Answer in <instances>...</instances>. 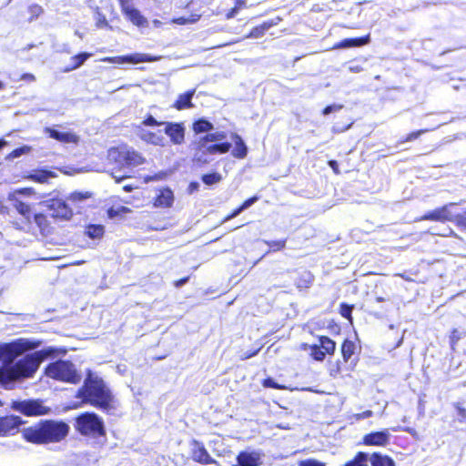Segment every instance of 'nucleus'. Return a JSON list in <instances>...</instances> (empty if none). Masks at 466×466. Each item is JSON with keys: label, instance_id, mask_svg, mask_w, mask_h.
I'll use <instances>...</instances> for the list:
<instances>
[{"label": "nucleus", "instance_id": "f257e3e1", "mask_svg": "<svg viewBox=\"0 0 466 466\" xmlns=\"http://www.w3.org/2000/svg\"><path fill=\"white\" fill-rule=\"evenodd\" d=\"M39 346L40 341L24 338L0 344V385L2 387L12 390L16 382L33 378L45 360L56 355L57 350L55 348L47 347L18 359Z\"/></svg>", "mask_w": 466, "mask_h": 466}, {"label": "nucleus", "instance_id": "f03ea898", "mask_svg": "<svg viewBox=\"0 0 466 466\" xmlns=\"http://www.w3.org/2000/svg\"><path fill=\"white\" fill-rule=\"evenodd\" d=\"M70 427L64 420H41L37 423L21 430L23 439L30 443L47 445L64 441Z\"/></svg>", "mask_w": 466, "mask_h": 466}, {"label": "nucleus", "instance_id": "7ed1b4c3", "mask_svg": "<svg viewBox=\"0 0 466 466\" xmlns=\"http://www.w3.org/2000/svg\"><path fill=\"white\" fill-rule=\"evenodd\" d=\"M76 397L84 402L103 410L111 408L113 395L104 380L88 370L81 388L78 389Z\"/></svg>", "mask_w": 466, "mask_h": 466}, {"label": "nucleus", "instance_id": "20e7f679", "mask_svg": "<svg viewBox=\"0 0 466 466\" xmlns=\"http://www.w3.org/2000/svg\"><path fill=\"white\" fill-rule=\"evenodd\" d=\"M109 157L121 167L120 170L112 172V177L117 183L129 177L126 168L137 167L144 162L143 157L138 152L127 147L111 148Z\"/></svg>", "mask_w": 466, "mask_h": 466}, {"label": "nucleus", "instance_id": "39448f33", "mask_svg": "<svg viewBox=\"0 0 466 466\" xmlns=\"http://www.w3.org/2000/svg\"><path fill=\"white\" fill-rule=\"evenodd\" d=\"M45 374L53 380L77 384L82 380V374L70 360H57L46 365Z\"/></svg>", "mask_w": 466, "mask_h": 466}, {"label": "nucleus", "instance_id": "423d86ee", "mask_svg": "<svg viewBox=\"0 0 466 466\" xmlns=\"http://www.w3.org/2000/svg\"><path fill=\"white\" fill-rule=\"evenodd\" d=\"M75 427L81 435L94 439L106 435L104 420L94 412H84L78 415Z\"/></svg>", "mask_w": 466, "mask_h": 466}, {"label": "nucleus", "instance_id": "0eeeda50", "mask_svg": "<svg viewBox=\"0 0 466 466\" xmlns=\"http://www.w3.org/2000/svg\"><path fill=\"white\" fill-rule=\"evenodd\" d=\"M14 410L25 416H42L50 412L51 409L45 406L41 400H14L11 404Z\"/></svg>", "mask_w": 466, "mask_h": 466}, {"label": "nucleus", "instance_id": "6e6552de", "mask_svg": "<svg viewBox=\"0 0 466 466\" xmlns=\"http://www.w3.org/2000/svg\"><path fill=\"white\" fill-rule=\"evenodd\" d=\"M160 59V56H154L149 54L143 53H134L126 56H107L101 59L103 62L107 63H116V64H139V63H147V62H156Z\"/></svg>", "mask_w": 466, "mask_h": 466}, {"label": "nucleus", "instance_id": "1a4fd4ad", "mask_svg": "<svg viewBox=\"0 0 466 466\" xmlns=\"http://www.w3.org/2000/svg\"><path fill=\"white\" fill-rule=\"evenodd\" d=\"M46 216L54 218L69 219L73 211L68 205L61 199H52L46 203Z\"/></svg>", "mask_w": 466, "mask_h": 466}, {"label": "nucleus", "instance_id": "9d476101", "mask_svg": "<svg viewBox=\"0 0 466 466\" xmlns=\"http://www.w3.org/2000/svg\"><path fill=\"white\" fill-rule=\"evenodd\" d=\"M164 132L169 137L174 145H181L185 140V127L183 123L163 122Z\"/></svg>", "mask_w": 466, "mask_h": 466}, {"label": "nucleus", "instance_id": "9b49d317", "mask_svg": "<svg viewBox=\"0 0 466 466\" xmlns=\"http://www.w3.org/2000/svg\"><path fill=\"white\" fill-rule=\"evenodd\" d=\"M455 205V203H449L441 208L429 211L422 217V219L441 222L453 221V213L451 212V208Z\"/></svg>", "mask_w": 466, "mask_h": 466}, {"label": "nucleus", "instance_id": "f8f14e48", "mask_svg": "<svg viewBox=\"0 0 466 466\" xmlns=\"http://www.w3.org/2000/svg\"><path fill=\"white\" fill-rule=\"evenodd\" d=\"M233 466H259L262 464V454L258 451H242L236 458Z\"/></svg>", "mask_w": 466, "mask_h": 466}, {"label": "nucleus", "instance_id": "ddd939ff", "mask_svg": "<svg viewBox=\"0 0 466 466\" xmlns=\"http://www.w3.org/2000/svg\"><path fill=\"white\" fill-rule=\"evenodd\" d=\"M191 450L192 458L195 461L205 465L216 463V461L209 455L202 442L193 440Z\"/></svg>", "mask_w": 466, "mask_h": 466}, {"label": "nucleus", "instance_id": "4468645a", "mask_svg": "<svg viewBox=\"0 0 466 466\" xmlns=\"http://www.w3.org/2000/svg\"><path fill=\"white\" fill-rule=\"evenodd\" d=\"M390 433L385 429L364 435L363 443L368 446H386L390 442Z\"/></svg>", "mask_w": 466, "mask_h": 466}, {"label": "nucleus", "instance_id": "2eb2a0df", "mask_svg": "<svg viewBox=\"0 0 466 466\" xmlns=\"http://www.w3.org/2000/svg\"><path fill=\"white\" fill-rule=\"evenodd\" d=\"M24 421L19 416H5L0 418V436L9 435L15 432Z\"/></svg>", "mask_w": 466, "mask_h": 466}, {"label": "nucleus", "instance_id": "dca6fc26", "mask_svg": "<svg viewBox=\"0 0 466 466\" xmlns=\"http://www.w3.org/2000/svg\"><path fill=\"white\" fill-rule=\"evenodd\" d=\"M46 135L62 143H77L78 137L72 132H62L54 127H46L44 129Z\"/></svg>", "mask_w": 466, "mask_h": 466}, {"label": "nucleus", "instance_id": "f3484780", "mask_svg": "<svg viewBox=\"0 0 466 466\" xmlns=\"http://www.w3.org/2000/svg\"><path fill=\"white\" fill-rule=\"evenodd\" d=\"M174 202V194L168 187L163 188L157 196L154 205L157 208H169Z\"/></svg>", "mask_w": 466, "mask_h": 466}, {"label": "nucleus", "instance_id": "a211bd4d", "mask_svg": "<svg viewBox=\"0 0 466 466\" xmlns=\"http://www.w3.org/2000/svg\"><path fill=\"white\" fill-rule=\"evenodd\" d=\"M123 13L137 26L142 27L147 25V20L141 15L139 10L132 5L123 10Z\"/></svg>", "mask_w": 466, "mask_h": 466}, {"label": "nucleus", "instance_id": "6ab92c4d", "mask_svg": "<svg viewBox=\"0 0 466 466\" xmlns=\"http://www.w3.org/2000/svg\"><path fill=\"white\" fill-rule=\"evenodd\" d=\"M232 140L235 143V147L232 150V155L236 158L242 159L246 157L248 154V147L245 144L244 140L241 138V137L236 133L232 134L231 136Z\"/></svg>", "mask_w": 466, "mask_h": 466}, {"label": "nucleus", "instance_id": "aec40b11", "mask_svg": "<svg viewBox=\"0 0 466 466\" xmlns=\"http://www.w3.org/2000/svg\"><path fill=\"white\" fill-rule=\"evenodd\" d=\"M195 94V90H188L178 96L177 99L174 103L173 106L177 110H183L193 106L192 98Z\"/></svg>", "mask_w": 466, "mask_h": 466}, {"label": "nucleus", "instance_id": "412c9836", "mask_svg": "<svg viewBox=\"0 0 466 466\" xmlns=\"http://www.w3.org/2000/svg\"><path fill=\"white\" fill-rule=\"evenodd\" d=\"M139 137L144 141L153 144L155 146H164L166 141V138L164 137L163 135L160 134V132L154 133L141 129Z\"/></svg>", "mask_w": 466, "mask_h": 466}, {"label": "nucleus", "instance_id": "4be33fe9", "mask_svg": "<svg viewBox=\"0 0 466 466\" xmlns=\"http://www.w3.org/2000/svg\"><path fill=\"white\" fill-rule=\"evenodd\" d=\"M370 42V35L356 38H346L335 45V48H350L354 46H361Z\"/></svg>", "mask_w": 466, "mask_h": 466}, {"label": "nucleus", "instance_id": "5701e85b", "mask_svg": "<svg viewBox=\"0 0 466 466\" xmlns=\"http://www.w3.org/2000/svg\"><path fill=\"white\" fill-rule=\"evenodd\" d=\"M370 462L371 466H396L394 460L380 452H373L370 455Z\"/></svg>", "mask_w": 466, "mask_h": 466}, {"label": "nucleus", "instance_id": "b1692460", "mask_svg": "<svg viewBox=\"0 0 466 466\" xmlns=\"http://www.w3.org/2000/svg\"><path fill=\"white\" fill-rule=\"evenodd\" d=\"M91 56L92 54L87 52H81L72 56L70 58L71 64L64 69V72H70L79 68Z\"/></svg>", "mask_w": 466, "mask_h": 466}, {"label": "nucleus", "instance_id": "393cba45", "mask_svg": "<svg viewBox=\"0 0 466 466\" xmlns=\"http://www.w3.org/2000/svg\"><path fill=\"white\" fill-rule=\"evenodd\" d=\"M55 174L52 171L45 170V169H39V170H34L29 176L28 178L38 182V183H45L49 178L54 177Z\"/></svg>", "mask_w": 466, "mask_h": 466}, {"label": "nucleus", "instance_id": "a878e982", "mask_svg": "<svg viewBox=\"0 0 466 466\" xmlns=\"http://www.w3.org/2000/svg\"><path fill=\"white\" fill-rule=\"evenodd\" d=\"M370 454L363 451H359L355 457L345 463L344 466H370Z\"/></svg>", "mask_w": 466, "mask_h": 466}, {"label": "nucleus", "instance_id": "bb28decb", "mask_svg": "<svg viewBox=\"0 0 466 466\" xmlns=\"http://www.w3.org/2000/svg\"><path fill=\"white\" fill-rule=\"evenodd\" d=\"M213 129V124L206 118H199L193 123V130L196 134L209 133Z\"/></svg>", "mask_w": 466, "mask_h": 466}, {"label": "nucleus", "instance_id": "cd10ccee", "mask_svg": "<svg viewBox=\"0 0 466 466\" xmlns=\"http://www.w3.org/2000/svg\"><path fill=\"white\" fill-rule=\"evenodd\" d=\"M193 161L198 164H207L211 161L204 149L199 147V141L196 143L194 147Z\"/></svg>", "mask_w": 466, "mask_h": 466}, {"label": "nucleus", "instance_id": "c85d7f7f", "mask_svg": "<svg viewBox=\"0 0 466 466\" xmlns=\"http://www.w3.org/2000/svg\"><path fill=\"white\" fill-rule=\"evenodd\" d=\"M319 346L322 349L326 354H333L336 350V343L334 340L327 336L319 337Z\"/></svg>", "mask_w": 466, "mask_h": 466}, {"label": "nucleus", "instance_id": "c756f323", "mask_svg": "<svg viewBox=\"0 0 466 466\" xmlns=\"http://www.w3.org/2000/svg\"><path fill=\"white\" fill-rule=\"evenodd\" d=\"M356 345L353 341L345 339L341 346V353L345 361H348L355 353Z\"/></svg>", "mask_w": 466, "mask_h": 466}, {"label": "nucleus", "instance_id": "7c9ffc66", "mask_svg": "<svg viewBox=\"0 0 466 466\" xmlns=\"http://www.w3.org/2000/svg\"><path fill=\"white\" fill-rule=\"evenodd\" d=\"M303 348L307 350L308 348L310 350V356L318 361H322L325 359L326 352L322 350V349L319 346V344L308 345L303 344Z\"/></svg>", "mask_w": 466, "mask_h": 466}, {"label": "nucleus", "instance_id": "2f4dec72", "mask_svg": "<svg viewBox=\"0 0 466 466\" xmlns=\"http://www.w3.org/2000/svg\"><path fill=\"white\" fill-rule=\"evenodd\" d=\"M32 151V147L25 145L20 147H17L14 149L11 153H9L5 159L8 161L14 160L15 158H18L24 155L29 154Z\"/></svg>", "mask_w": 466, "mask_h": 466}, {"label": "nucleus", "instance_id": "473e14b6", "mask_svg": "<svg viewBox=\"0 0 466 466\" xmlns=\"http://www.w3.org/2000/svg\"><path fill=\"white\" fill-rule=\"evenodd\" d=\"M104 227L102 225H89L86 229V234L92 239L100 238L104 235Z\"/></svg>", "mask_w": 466, "mask_h": 466}, {"label": "nucleus", "instance_id": "72a5a7b5", "mask_svg": "<svg viewBox=\"0 0 466 466\" xmlns=\"http://www.w3.org/2000/svg\"><path fill=\"white\" fill-rule=\"evenodd\" d=\"M14 207L17 210L19 214H21L25 219L29 220L31 217V209L29 205L20 201L15 200L14 203Z\"/></svg>", "mask_w": 466, "mask_h": 466}, {"label": "nucleus", "instance_id": "f704fd0d", "mask_svg": "<svg viewBox=\"0 0 466 466\" xmlns=\"http://www.w3.org/2000/svg\"><path fill=\"white\" fill-rule=\"evenodd\" d=\"M453 407L456 410L455 420L466 424V409L460 402L453 403Z\"/></svg>", "mask_w": 466, "mask_h": 466}, {"label": "nucleus", "instance_id": "c9c22d12", "mask_svg": "<svg viewBox=\"0 0 466 466\" xmlns=\"http://www.w3.org/2000/svg\"><path fill=\"white\" fill-rule=\"evenodd\" d=\"M221 178H222V177L219 173L213 172V173H208V174L203 175L201 179L204 184H206L208 186H211V185L218 183L221 180Z\"/></svg>", "mask_w": 466, "mask_h": 466}, {"label": "nucleus", "instance_id": "e433bc0d", "mask_svg": "<svg viewBox=\"0 0 466 466\" xmlns=\"http://www.w3.org/2000/svg\"><path fill=\"white\" fill-rule=\"evenodd\" d=\"M226 137H227L226 132L217 131L214 133H208L202 138H204L206 141H208V142H218V141L224 140Z\"/></svg>", "mask_w": 466, "mask_h": 466}, {"label": "nucleus", "instance_id": "4c0bfd02", "mask_svg": "<svg viewBox=\"0 0 466 466\" xmlns=\"http://www.w3.org/2000/svg\"><path fill=\"white\" fill-rule=\"evenodd\" d=\"M271 25H268L267 23H265L263 25H260V26H256L254 27L249 35H248V37H251V38H258V37H260L264 35L265 31L267 29H268L270 27Z\"/></svg>", "mask_w": 466, "mask_h": 466}, {"label": "nucleus", "instance_id": "58836bf2", "mask_svg": "<svg viewBox=\"0 0 466 466\" xmlns=\"http://www.w3.org/2000/svg\"><path fill=\"white\" fill-rule=\"evenodd\" d=\"M199 147L204 149V151L208 154V156L216 155V146L215 144L208 145V141H206L204 138H200L199 140Z\"/></svg>", "mask_w": 466, "mask_h": 466}, {"label": "nucleus", "instance_id": "ea45409f", "mask_svg": "<svg viewBox=\"0 0 466 466\" xmlns=\"http://www.w3.org/2000/svg\"><path fill=\"white\" fill-rule=\"evenodd\" d=\"M313 281V277L312 275L309 273V272H304L302 275H301V278L299 279V280L298 281V287L299 288H302V287H309Z\"/></svg>", "mask_w": 466, "mask_h": 466}, {"label": "nucleus", "instance_id": "a19ab883", "mask_svg": "<svg viewBox=\"0 0 466 466\" xmlns=\"http://www.w3.org/2000/svg\"><path fill=\"white\" fill-rule=\"evenodd\" d=\"M353 306L349 305L347 303H341L339 306V313L342 317H344L347 319H351V313H352Z\"/></svg>", "mask_w": 466, "mask_h": 466}, {"label": "nucleus", "instance_id": "79ce46f5", "mask_svg": "<svg viewBox=\"0 0 466 466\" xmlns=\"http://www.w3.org/2000/svg\"><path fill=\"white\" fill-rule=\"evenodd\" d=\"M453 221L458 227L466 229V211L461 214H453Z\"/></svg>", "mask_w": 466, "mask_h": 466}, {"label": "nucleus", "instance_id": "37998d69", "mask_svg": "<svg viewBox=\"0 0 466 466\" xmlns=\"http://www.w3.org/2000/svg\"><path fill=\"white\" fill-rule=\"evenodd\" d=\"M90 196L91 195L88 192H74L70 195L69 200H71L72 202H80L84 199L90 198Z\"/></svg>", "mask_w": 466, "mask_h": 466}, {"label": "nucleus", "instance_id": "c03bdc74", "mask_svg": "<svg viewBox=\"0 0 466 466\" xmlns=\"http://www.w3.org/2000/svg\"><path fill=\"white\" fill-rule=\"evenodd\" d=\"M215 146L217 154H225L228 152L232 147L229 142L216 143Z\"/></svg>", "mask_w": 466, "mask_h": 466}, {"label": "nucleus", "instance_id": "a18cd8bd", "mask_svg": "<svg viewBox=\"0 0 466 466\" xmlns=\"http://www.w3.org/2000/svg\"><path fill=\"white\" fill-rule=\"evenodd\" d=\"M268 246L274 251L281 250L286 246V240H274V241H266Z\"/></svg>", "mask_w": 466, "mask_h": 466}, {"label": "nucleus", "instance_id": "49530a36", "mask_svg": "<svg viewBox=\"0 0 466 466\" xmlns=\"http://www.w3.org/2000/svg\"><path fill=\"white\" fill-rule=\"evenodd\" d=\"M343 108V105L341 104H332V105H329V106H327L323 110H322V114L324 116H328L331 113H334V112H339V110H341Z\"/></svg>", "mask_w": 466, "mask_h": 466}, {"label": "nucleus", "instance_id": "de8ad7c7", "mask_svg": "<svg viewBox=\"0 0 466 466\" xmlns=\"http://www.w3.org/2000/svg\"><path fill=\"white\" fill-rule=\"evenodd\" d=\"M142 124L147 127L163 126V122L157 121L152 115H147Z\"/></svg>", "mask_w": 466, "mask_h": 466}, {"label": "nucleus", "instance_id": "09e8293b", "mask_svg": "<svg viewBox=\"0 0 466 466\" xmlns=\"http://www.w3.org/2000/svg\"><path fill=\"white\" fill-rule=\"evenodd\" d=\"M262 384L265 388L282 389V387L272 378L265 379Z\"/></svg>", "mask_w": 466, "mask_h": 466}, {"label": "nucleus", "instance_id": "8fccbe9b", "mask_svg": "<svg viewBox=\"0 0 466 466\" xmlns=\"http://www.w3.org/2000/svg\"><path fill=\"white\" fill-rule=\"evenodd\" d=\"M258 200V198L257 196L251 197L248 199H246L241 205L240 209L246 210L248 208H250L252 205H254Z\"/></svg>", "mask_w": 466, "mask_h": 466}, {"label": "nucleus", "instance_id": "3c124183", "mask_svg": "<svg viewBox=\"0 0 466 466\" xmlns=\"http://www.w3.org/2000/svg\"><path fill=\"white\" fill-rule=\"evenodd\" d=\"M43 12V9L38 5H32L29 6V13L32 18L39 16V15Z\"/></svg>", "mask_w": 466, "mask_h": 466}, {"label": "nucleus", "instance_id": "603ef678", "mask_svg": "<svg viewBox=\"0 0 466 466\" xmlns=\"http://www.w3.org/2000/svg\"><path fill=\"white\" fill-rule=\"evenodd\" d=\"M460 339H461V333L458 329H454L451 331V334L450 337L451 346H453L455 343H457Z\"/></svg>", "mask_w": 466, "mask_h": 466}, {"label": "nucleus", "instance_id": "864d4df0", "mask_svg": "<svg viewBox=\"0 0 466 466\" xmlns=\"http://www.w3.org/2000/svg\"><path fill=\"white\" fill-rule=\"evenodd\" d=\"M300 466H325V464L315 460H307L301 461Z\"/></svg>", "mask_w": 466, "mask_h": 466}, {"label": "nucleus", "instance_id": "5fc2aeb1", "mask_svg": "<svg viewBox=\"0 0 466 466\" xmlns=\"http://www.w3.org/2000/svg\"><path fill=\"white\" fill-rule=\"evenodd\" d=\"M97 20H96V26L101 28V27H104V26H107L108 24H107V21L105 17V15H102L100 13H97Z\"/></svg>", "mask_w": 466, "mask_h": 466}, {"label": "nucleus", "instance_id": "6e6d98bb", "mask_svg": "<svg viewBox=\"0 0 466 466\" xmlns=\"http://www.w3.org/2000/svg\"><path fill=\"white\" fill-rule=\"evenodd\" d=\"M427 130H418V131L411 132L410 135H408L405 141H412L414 139H417L421 134H423Z\"/></svg>", "mask_w": 466, "mask_h": 466}, {"label": "nucleus", "instance_id": "4d7b16f0", "mask_svg": "<svg viewBox=\"0 0 466 466\" xmlns=\"http://www.w3.org/2000/svg\"><path fill=\"white\" fill-rule=\"evenodd\" d=\"M46 217H47L46 214V215H44V214H35L34 215L35 221V223L38 226L42 225V223L45 220Z\"/></svg>", "mask_w": 466, "mask_h": 466}, {"label": "nucleus", "instance_id": "13d9d810", "mask_svg": "<svg viewBox=\"0 0 466 466\" xmlns=\"http://www.w3.org/2000/svg\"><path fill=\"white\" fill-rule=\"evenodd\" d=\"M244 210L243 209H240V206L238 208H237L230 215H228L227 218H226V220H229L231 218H234L236 217H238L241 212H243Z\"/></svg>", "mask_w": 466, "mask_h": 466}, {"label": "nucleus", "instance_id": "bf43d9fd", "mask_svg": "<svg viewBox=\"0 0 466 466\" xmlns=\"http://www.w3.org/2000/svg\"><path fill=\"white\" fill-rule=\"evenodd\" d=\"M371 416H372V411L371 410H365L362 413L357 414V419L358 420H362V419L370 418Z\"/></svg>", "mask_w": 466, "mask_h": 466}, {"label": "nucleus", "instance_id": "052dcab7", "mask_svg": "<svg viewBox=\"0 0 466 466\" xmlns=\"http://www.w3.org/2000/svg\"><path fill=\"white\" fill-rule=\"evenodd\" d=\"M329 166L332 168L334 173L339 174V164H338V162L336 160H329Z\"/></svg>", "mask_w": 466, "mask_h": 466}, {"label": "nucleus", "instance_id": "680f3d73", "mask_svg": "<svg viewBox=\"0 0 466 466\" xmlns=\"http://www.w3.org/2000/svg\"><path fill=\"white\" fill-rule=\"evenodd\" d=\"M351 127V124L348 125L345 127H339L338 125L333 126L332 130L334 133H341Z\"/></svg>", "mask_w": 466, "mask_h": 466}, {"label": "nucleus", "instance_id": "e2e57ef3", "mask_svg": "<svg viewBox=\"0 0 466 466\" xmlns=\"http://www.w3.org/2000/svg\"><path fill=\"white\" fill-rule=\"evenodd\" d=\"M57 51L64 52V53H66V54H70L71 53L70 47H69L68 44H63L61 46V47Z\"/></svg>", "mask_w": 466, "mask_h": 466}, {"label": "nucleus", "instance_id": "0e129e2a", "mask_svg": "<svg viewBox=\"0 0 466 466\" xmlns=\"http://www.w3.org/2000/svg\"><path fill=\"white\" fill-rule=\"evenodd\" d=\"M22 79L25 81H35V77L32 74L25 73L22 76Z\"/></svg>", "mask_w": 466, "mask_h": 466}, {"label": "nucleus", "instance_id": "69168bd1", "mask_svg": "<svg viewBox=\"0 0 466 466\" xmlns=\"http://www.w3.org/2000/svg\"><path fill=\"white\" fill-rule=\"evenodd\" d=\"M188 280V278H183L175 282L176 287L180 288L184 286Z\"/></svg>", "mask_w": 466, "mask_h": 466}, {"label": "nucleus", "instance_id": "338daca9", "mask_svg": "<svg viewBox=\"0 0 466 466\" xmlns=\"http://www.w3.org/2000/svg\"><path fill=\"white\" fill-rule=\"evenodd\" d=\"M122 11L127 9V7L131 6L129 0H119Z\"/></svg>", "mask_w": 466, "mask_h": 466}, {"label": "nucleus", "instance_id": "774afa93", "mask_svg": "<svg viewBox=\"0 0 466 466\" xmlns=\"http://www.w3.org/2000/svg\"><path fill=\"white\" fill-rule=\"evenodd\" d=\"M238 13V8L235 7L233 9H231L228 14H227V18L228 19H230V18H233Z\"/></svg>", "mask_w": 466, "mask_h": 466}]
</instances>
